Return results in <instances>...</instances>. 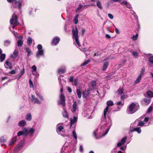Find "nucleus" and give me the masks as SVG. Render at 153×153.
<instances>
[{"label": "nucleus", "instance_id": "f257e3e1", "mask_svg": "<svg viewBox=\"0 0 153 153\" xmlns=\"http://www.w3.org/2000/svg\"><path fill=\"white\" fill-rule=\"evenodd\" d=\"M36 96L40 99V100L36 98L35 96L33 95H32L31 96V100L32 101L34 102L35 103L40 104L41 103V101L44 100L43 98L39 93L36 92Z\"/></svg>", "mask_w": 153, "mask_h": 153}, {"label": "nucleus", "instance_id": "f03ea898", "mask_svg": "<svg viewBox=\"0 0 153 153\" xmlns=\"http://www.w3.org/2000/svg\"><path fill=\"white\" fill-rule=\"evenodd\" d=\"M138 106L134 103H131L127 110V112L129 114H132L135 112L138 108Z\"/></svg>", "mask_w": 153, "mask_h": 153}, {"label": "nucleus", "instance_id": "7ed1b4c3", "mask_svg": "<svg viewBox=\"0 0 153 153\" xmlns=\"http://www.w3.org/2000/svg\"><path fill=\"white\" fill-rule=\"evenodd\" d=\"M72 33L74 37L75 38V41L77 45L80 46V44L78 39V31L77 27H76L75 29H73L72 30Z\"/></svg>", "mask_w": 153, "mask_h": 153}, {"label": "nucleus", "instance_id": "20e7f679", "mask_svg": "<svg viewBox=\"0 0 153 153\" xmlns=\"http://www.w3.org/2000/svg\"><path fill=\"white\" fill-rule=\"evenodd\" d=\"M107 106L106 108H105L104 110L103 116L104 120L106 118V114L108 112L109 109V106L113 105H114V103L112 101L109 100L107 102Z\"/></svg>", "mask_w": 153, "mask_h": 153}, {"label": "nucleus", "instance_id": "39448f33", "mask_svg": "<svg viewBox=\"0 0 153 153\" xmlns=\"http://www.w3.org/2000/svg\"><path fill=\"white\" fill-rule=\"evenodd\" d=\"M42 48V46L41 45L39 44L38 45V51L36 53V56L37 57H39L40 56H42L44 55V51Z\"/></svg>", "mask_w": 153, "mask_h": 153}, {"label": "nucleus", "instance_id": "423d86ee", "mask_svg": "<svg viewBox=\"0 0 153 153\" xmlns=\"http://www.w3.org/2000/svg\"><path fill=\"white\" fill-rule=\"evenodd\" d=\"M10 23L11 25L13 24L19 25V23L17 21V16L14 13L12 17L10 19Z\"/></svg>", "mask_w": 153, "mask_h": 153}, {"label": "nucleus", "instance_id": "0eeeda50", "mask_svg": "<svg viewBox=\"0 0 153 153\" xmlns=\"http://www.w3.org/2000/svg\"><path fill=\"white\" fill-rule=\"evenodd\" d=\"M65 100L64 96L62 94L60 96V100L58 101V104L62 105L63 107L65 106Z\"/></svg>", "mask_w": 153, "mask_h": 153}, {"label": "nucleus", "instance_id": "6e6552de", "mask_svg": "<svg viewBox=\"0 0 153 153\" xmlns=\"http://www.w3.org/2000/svg\"><path fill=\"white\" fill-rule=\"evenodd\" d=\"M123 88H120L118 90V94L120 96L121 99L122 100L125 98L124 94L123 92Z\"/></svg>", "mask_w": 153, "mask_h": 153}, {"label": "nucleus", "instance_id": "1a4fd4ad", "mask_svg": "<svg viewBox=\"0 0 153 153\" xmlns=\"http://www.w3.org/2000/svg\"><path fill=\"white\" fill-rule=\"evenodd\" d=\"M126 137H125L123 138L121 140L119 141L118 142L117 144L118 147L121 146L122 145H123L125 143L126 140Z\"/></svg>", "mask_w": 153, "mask_h": 153}, {"label": "nucleus", "instance_id": "9d476101", "mask_svg": "<svg viewBox=\"0 0 153 153\" xmlns=\"http://www.w3.org/2000/svg\"><path fill=\"white\" fill-rule=\"evenodd\" d=\"M59 38L58 37H56L53 39L52 43L54 45H56L59 43Z\"/></svg>", "mask_w": 153, "mask_h": 153}, {"label": "nucleus", "instance_id": "9b49d317", "mask_svg": "<svg viewBox=\"0 0 153 153\" xmlns=\"http://www.w3.org/2000/svg\"><path fill=\"white\" fill-rule=\"evenodd\" d=\"M26 124V122L25 120H22L19 122L18 123L19 126L23 127L25 126Z\"/></svg>", "mask_w": 153, "mask_h": 153}, {"label": "nucleus", "instance_id": "f8f14e48", "mask_svg": "<svg viewBox=\"0 0 153 153\" xmlns=\"http://www.w3.org/2000/svg\"><path fill=\"white\" fill-rule=\"evenodd\" d=\"M26 120L28 121L31 120L32 118V115L30 113H27L25 116Z\"/></svg>", "mask_w": 153, "mask_h": 153}, {"label": "nucleus", "instance_id": "ddd939ff", "mask_svg": "<svg viewBox=\"0 0 153 153\" xmlns=\"http://www.w3.org/2000/svg\"><path fill=\"white\" fill-rule=\"evenodd\" d=\"M14 4H15V7L16 8H20L21 4V3L20 1H17L15 0L14 1Z\"/></svg>", "mask_w": 153, "mask_h": 153}, {"label": "nucleus", "instance_id": "4468645a", "mask_svg": "<svg viewBox=\"0 0 153 153\" xmlns=\"http://www.w3.org/2000/svg\"><path fill=\"white\" fill-rule=\"evenodd\" d=\"M108 65V62H104L103 66V68L102 71H105L107 68Z\"/></svg>", "mask_w": 153, "mask_h": 153}, {"label": "nucleus", "instance_id": "2eb2a0df", "mask_svg": "<svg viewBox=\"0 0 153 153\" xmlns=\"http://www.w3.org/2000/svg\"><path fill=\"white\" fill-rule=\"evenodd\" d=\"M89 94L88 91L85 90L83 92L82 96L84 98H86L89 95Z\"/></svg>", "mask_w": 153, "mask_h": 153}, {"label": "nucleus", "instance_id": "dca6fc26", "mask_svg": "<svg viewBox=\"0 0 153 153\" xmlns=\"http://www.w3.org/2000/svg\"><path fill=\"white\" fill-rule=\"evenodd\" d=\"M77 120V118L75 117H74L73 119L72 118L71 119V127L72 126L73 124L76 122Z\"/></svg>", "mask_w": 153, "mask_h": 153}, {"label": "nucleus", "instance_id": "f3484780", "mask_svg": "<svg viewBox=\"0 0 153 153\" xmlns=\"http://www.w3.org/2000/svg\"><path fill=\"white\" fill-rule=\"evenodd\" d=\"M77 108V103L76 102H74L73 105V109L72 110V112H75Z\"/></svg>", "mask_w": 153, "mask_h": 153}, {"label": "nucleus", "instance_id": "a211bd4d", "mask_svg": "<svg viewBox=\"0 0 153 153\" xmlns=\"http://www.w3.org/2000/svg\"><path fill=\"white\" fill-rule=\"evenodd\" d=\"M65 71V67H62L58 69V72L59 73H64Z\"/></svg>", "mask_w": 153, "mask_h": 153}, {"label": "nucleus", "instance_id": "6ab92c4d", "mask_svg": "<svg viewBox=\"0 0 153 153\" xmlns=\"http://www.w3.org/2000/svg\"><path fill=\"white\" fill-rule=\"evenodd\" d=\"M23 135L25 136L27 135L29 133V130L27 128H24L23 131Z\"/></svg>", "mask_w": 153, "mask_h": 153}, {"label": "nucleus", "instance_id": "aec40b11", "mask_svg": "<svg viewBox=\"0 0 153 153\" xmlns=\"http://www.w3.org/2000/svg\"><path fill=\"white\" fill-rule=\"evenodd\" d=\"M16 138L14 137H13L11 141L9 143V145L10 146L11 145H12V144H13L14 143L16 142Z\"/></svg>", "mask_w": 153, "mask_h": 153}, {"label": "nucleus", "instance_id": "412c9836", "mask_svg": "<svg viewBox=\"0 0 153 153\" xmlns=\"http://www.w3.org/2000/svg\"><path fill=\"white\" fill-rule=\"evenodd\" d=\"M142 77V76L139 75L137 77V78L136 80L135 81V83L136 84L138 83L140 81Z\"/></svg>", "mask_w": 153, "mask_h": 153}, {"label": "nucleus", "instance_id": "4be33fe9", "mask_svg": "<svg viewBox=\"0 0 153 153\" xmlns=\"http://www.w3.org/2000/svg\"><path fill=\"white\" fill-rule=\"evenodd\" d=\"M23 43V41L22 40V38L19 40L17 42V46L18 47L22 46Z\"/></svg>", "mask_w": 153, "mask_h": 153}, {"label": "nucleus", "instance_id": "5701e85b", "mask_svg": "<svg viewBox=\"0 0 153 153\" xmlns=\"http://www.w3.org/2000/svg\"><path fill=\"white\" fill-rule=\"evenodd\" d=\"M25 49L27 53V55L28 56H29L32 54V52L28 48H26Z\"/></svg>", "mask_w": 153, "mask_h": 153}, {"label": "nucleus", "instance_id": "b1692460", "mask_svg": "<svg viewBox=\"0 0 153 153\" xmlns=\"http://www.w3.org/2000/svg\"><path fill=\"white\" fill-rule=\"evenodd\" d=\"M79 16V15L78 14V15H76L74 17V22L75 24H77V23H78V18Z\"/></svg>", "mask_w": 153, "mask_h": 153}, {"label": "nucleus", "instance_id": "393cba45", "mask_svg": "<svg viewBox=\"0 0 153 153\" xmlns=\"http://www.w3.org/2000/svg\"><path fill=\"white\" fill-rule=\"evenodd\" d=\"M18 51H17L15 50L13 52V54L11 55V56L13 58H16L18 56Z\"/></svg>", "mask_w": 153, "mask_h": 153}, {"label": "nucleus", "instance_id": "a878e982", "mask_svg": "<svg viewBox=\"0 0 153 153\" xmlns=\"http://www.w3.org/2000/svg\"><path fill=\"white\" fill-rule=\"evenodd\" d=\"M77 95L79 98H81L82 96V94L80 89H78L76 90Z\"/></svg>", "mask_w": 153, "mask_h": 153}, {"label": "nucleus", "instance_id": "bb28decb", "mask_svg": "<svg viewBox=\"0 0 153 153\" xmlns=\"http://www.w3.org/2000/svg\"><path fill=\"white\" fill-rule=\"evenodd\" d=\"M97 7L100 9H102V7L101 5V3L99 1H97Z\"/></svg>", "mask_w": 153, "mask_h": 153}, {"label": "nucleus", "instance_id": "cd10ccee", "mask_svg": "<svg viewBox=\"0 0 153 153\" xmlns=\"http://www.w3.org/2000/svg\"><path fill=\"white\" fill-rule=\"evenodd\" d=\"M5 57V55L4 54H2L0 56V61L1 62H2L4 60Z\"/></svg>", "mask_w": 153, "mask_h": 153}, {"label": "nucleus", "instance_id": "c85d7f7f", "mask_svg": "<svg viewBox=\"0 0 153 153\" xmlns=\"http://www.w3.org/2000/svg\"><path fill=\"white\" fill-rule=\"evenodd\" d=\"M147 94L148 96L150 97H152L153 96V92L150 91H147Z\"/></svg>", "mask_w": 153, "mask_h": 153}, {"label": "nucleus", "instance_id": "c756f323", "mask_svg": "<svg viewBox=\"0 0 153 153\" xmlns=\"http://www.w3.org/2000/svg\"><path fill=\"white\" fill-rule=\"evenodd\" d=\"M143 101L146 104H149L150 102V99L149 98L144 99L143 100Z\"/></svg>", "mask_w": 153, "mask_h": 153}, {"label": "nucleus", "instance_id": "7c9ffc66", "mask_svg": "<svg viewBox=\"0 0 153 153\" xmlns=\"http://www.w3.org/2000/svg\"><path fill=\"white\" fill-rule=\"evenodd\" d=\"M133 131H137L138 133H140L141 132V129L140 128L138 127L134 128Z\"/></svg>", "mask_w": 153, "mask_h": 153}, {"label": "nucleus", "instance_id": "2f4dec72", "mask_svg": "<svg viewBox=\"0 0 153 153\" xmlns=\"http://www.w3.org/2000/svg\"><path fill=\"white\" fill-rule=\"evenodd\" d=\"M82 7V6L81 4H79V7L76 8V11H80L81 10V9Z\"/></svg>", "mask_w": 153, "mask_h": 153}, {"label": "nucleus", "instance_id": "473e14b6", "mask_svg": "<svg viewBox=\"0 0 153 153\" xmlns=\"http://www.w3.org/2000/svg\"><path fill=\"white\" fill-rule=\"evenodd\" d=\"M110 124H109V128H108V129H107V131H106V132H105V133L103 134V136H104L108 132V131L109 130V128H110V127H111V126L112 125V123H111V120H110Z\"/></svg>", "mask_w": 153, "mask_h": 153}, {"label": "nucleus", "instance_id": "72a5a7b5", "mask_svg": "<svg viewBox=\"0 0 153 153\" xmlns=\"http://www.w3.org/2000/svg\"><path fill=\"white\" fill-rule=\"evenodd\" d=\"M72 83L73 85H74L75 86L78 83L77 79H74L73 82Z\"/></svg>", "mask_w": 153, "mask_h": 153}, {"label": "nucleus", "instance_id": "f704fd0d", "mask_svg": "<svg viewBox=\"0 0 153 153\" xmlns=\"http://www.w3.org/2000/svg\"><path fill=\"white\" fill-rule=\"evenodd\" d=\"M96 82L95 81H92L91 82V84L93 88H94V87L96 85Z\"/></svg>", "mask_w": 153, "mask_h": 153}, {"label": "nucleus", "instance_id": "c9c22d12", "mask_svg": "<svg viewBox=\"0 0 153 153\" xmlns=\"http://www.w3.org/2000/svg\"><path fill=\"white\" fill-rule=\"evenodd\" d=\"M145 71V69L144 68H142L140 71L139 75L142 76L144 75V73Z\"/></svg>", "mask_w": 153, "mask_h": 153}, {"label": "nucleus", "instance_id": "e433bc0d", "mask_svg": "<svg viewBox=\"0 0 153 153\" xmlns=\"http://www.w3.org/2000/svg\"><path fill=\"white\" fill-rule=\"evenodd\" d=\"M62 114L65 117L67 118L68 117V113L65 110L63 112Z\"/></svg>", "mask_w": 153, "mask_h": 153}, {"label": "nucleus", "instance_id": "4c0bfd02", "mask_svg": "<svg viewBox=\"0 0 153 153\" xmlns=\"http://www.w3.org/2000/svg\"><path fill=\"white\" fill-rule=\"evenodd\" d=\"M132 54L135 58H137L138 56V53L137 52L134 51L132 52Z\"/></svg>", "mask_w": 153, "mask_h": 153}, {"label": "nucleus", "instance_id": "58836bf2", "mask_svg": "<svg viewBox=\"0 0 153 153\" xmlns=\"http://www.w3.org/2000/svg\"><path fill=\"white\" fill-rule=\"evenodd\" d=\"M32 39L30 37H28L27 40V44H30L32 43Z\"/></svg>", "mask_w": 153, "mask_h": 153}, {"label": "nucleus", "instance_id": "ea45409f", "mask_svg": "<svg viewBox=\"0 0 153 153\" xmlns=\"http://www.w3.org/2000/svg\"><path fill=\"white\" fill-rule=\"evenodd\" d=\"M57 126L58 127V130L59 131H61V130L63 128V127L62 126H59V124H58L57 125Z\"/></svg>", "mask_w": 153, "mask_h": 153}, {"label": "nucleus", "instance_id": "a19ab883", "mask_svg": "<svg viewBox=\"0 0 153 153\" xmlns=\"http://www.w3.org/2000/svg\"><path fill=\"white\" fill-rule=\"evenodd\" d=\"M137 36H138L137 34L135 35H133L131 37V39L134 41H135L137 39Z\"/></svg>", "mask_w": 153, "mask_h": 153}, {"label": "nucleus", "instance_id": "79ce46f5", "mask_svg": "<svg viewBox=\"0 0 153 153\" xmlns=\"http://www.w3.org/2000/svg\"><path fill=\"white\" fill-rule=\"evenodd\" d=\"M35 131V130L32 128H30L29 130V133H30L31 134H32Z\"/></svg>", "mask_w": 153, "mask_h": 153}, {"label": "nucleus", "instance_id": "37998d69", "mask_svg": "<svg viewBox=\"0 0 153 153\" xmlns=\"http://www.w3.org/2000/svg\"><path fill=\"white\" fill-rule=\"evenodd\" d=\"M14 34L16 37H18V38L20 39H21L22 38V36H18V33H17V32H15L14 31Z\"/></svg>", "mask_w": 153, "mask_h": 153}, {"label": "nucleus", "instance_id": "c03bdc74", "mask_svg": "<svg viewBox=\"0 0 153 153\" xmlns=\"http://www.w3.org/2000/svg\"><path fill=\"white\" fill-rule=\"evenodd\" d=\"M5 141V139L3 137H1L0 138V142H4Z\"/></svg>", "mask_w": 153, "mask_h": 153}, {"label": "nucleus", "instance_id": "a18cd8bd", "mask_svg": "<svg viewBox=\"0 0 153 153\" xmlns=\"http://www.w3.org/2000/svg\"><path fill=\"white\" fill-rule=\"evenodd\" d=\"M6 64L7 65L10 67V69L12 68V66L11 63L10 62H9L8 61H7L6 62Z\"/></svg>", "mask_w": 153, "mask_h": 153}, {"label": "nucleus", "instance_id": "49530a36", "mask_svg": "<svg viewBox=\"0 0 153 153\" xmlns=\"http://www.w3.org/2000/svg\"><path fill=\"white\" fill-rule=\"evenodd\" d=\"M10 40H6L4 41V43L5 45H7L10 44Z\"/></svg>", "mask_w": 153, "mask_h": 153}, {"label": "nucleus", "instance_id": "de8ad7c7", "mask_svg": "<svg viewBox=\"0 0 153 153\" xmlns=\"http://www.w3.org/2000/svg\"><path fill=\"white\" fill-rule=\"evenodd\" d=\"M144 124V123L142 121H141L140 122H139V123L137 125V126H142Z\"/></svg>", "mask_w": 153, "mask_h": 153}, {"label": "nucleus", "instance_id": "09e8293b", "mask_svg": "<svg viewBox=\"0 0 153 153\" xmlns=\"http://www.w3.org/2000/svg\"><path fill=\"white\" fill-rule=\"evenodd\" d=\"M29 84L30 87H33V85L31 79L29 80Z\"/></svg>", "mask_w": 153, "mask_h": 153}, {"label": "nucleus", "instance_id": "8fccbe9b", "mask_svg": "<svg viewBox=\"0 0 153 153\" xmlns=\"http://www.w3.org/2000/svg\"><path fill=\"white\" fill-rule=\"evenodd\" d=\"M152 106H150L148 109L147 113H149L152 111Z\"/></svg>", "mask_w": 153, "mask_h": 153}, {"label": "nucleus", "instance_id": "3c124183", "mask_svg": "<svg viewBox=\"0 0 153 153\" xmlns=\"http://www.w3.org/2000/svg\"><path fill=\"white\" fill-rule=\"evenodd\" d=\"M89 62V60L86 61L85 62L82 64L81 65V66H83L85 65H86L87 64H88V63Z\"/></svg>", "mask_w": 153, "mask_h": 153}, {"label": "nucleus", "instance_id": "603ef678", "mask_svg": "<svg viewBox=\"0 0 153 153\" xmlns=\"http://www.w3.org/2000/svg\"><path fill=\"white\" fill-rule=\"evenodd\" d=\"M73 135L74 137L76 139H77V135L75 131H73Z\"/></svg>", "mask_w": 153, "mask_h": 153}, {"label": "nucleus", "instance_id": "864d4df0", "mask_svg": "<svg viewBox=\"0 0 153 153\" xmlns=\"http://www.w3.org/2000/svg\"><path fill=\"white\" fill-rule=\"evenodd\" d=\"M22 135H23V132L22 131H19L17 133V135L18 136H19Z\"/></svg>", "mask_w": 153, "mask_h": 153}, {"label": "nucleus", "instance_id": "5fc2aeb1", "mask_svg": "<svg viewBox=\"0 0 153 153\" xmlns=\"http://www.w3.org/2000/svg\"><path fill=\"white\" fill-rule=\"evenodd\" d=\"M108 16L110 19H113L114 17L112 14L109 13L108 14Z\"/></svg>", "mask_w": 153, "mask_h": 153}, {"label": "nucleus", "instance_id": "6e6d98bb", "mask_svg": "<svg viewBox=\"0 0 153 153\" xmlns=\"http://www.w3.org/2000/svg\"><path fill=\"white\" fill-rule=\"evenodd\" d=\"M16 69H15V70H13L12 71H10L9 73L12 74H14L16 73Z\"/></svg>", "mask_w": 153, "mask_h": 153}, {"label": "nucleus", "instance_id": "4d7b16f0", "mask_svg": "<svg viewBox=\"0 0 153 153\" xmlns=\"http://www.w3.org/2000/svg\"><path fill=\"white\" fill-rule=\"evenodd\" d=\"M106 126V125L105 124V123H104V125H103L102 124H101L100 126V128L101 129H102L103 128H105V126Z\"/></svg>", "mask_w": 153, "mask_h": 153}, {"label": "nucleus", "instance_id": "13d9d810", "mask_svg": "<svg viewBox=\"0 0 153 153\" xmlns=\"http://www.w3.org/2000/svg\"><path fill=\"white\" fill-rule=\"evenodd\" d=\"M74 79L73 77L72 76H71L69 79V80L71 82H73Z\"/></svg>", "mask_w": 153, "mask_h": 153}, {"label": "nucleus", "instance_id": "bf43d9fd", "mask_svg": "<svg viewBox=\"0 0 153 153\" xmlns=\"http://www.w3.org/2000/svg\"><path fill=\"white\" fill-rule=\"evenodd\" d=\"M149 61L150 62L153 63V56H152L149 58Z\"/></svg>", "mask_w": 153, "mask_h": 153}, {"label": "nucleus", "instance_id": "052dcab7", "mask_svg": "<svg viewBox=\"0 0 153 153\" xmlns=\"http://www.w3.org/2000/svg\"><path fill=\"white\" fill-rule=\"evenodd\" d=\"M85 32V29L83 28H82V31H81V35H83L84 34Z\"/></svg>", "mask_w": 153, "mask_h": 153}, {"label": "nucleus", "instance_id": "680f3d73", "mask_svg": "<svg viewBox=\"0 0 153 153\" xmlns=\"http://www.w3.org/2000/svg\"><path fill=\"white\" fill-rule=\"evenodd\" d=\"M126 7L129 8H131V4L129 3H128L127 4H126Z\"/></svg>", "mask_w": 153, "mask_h": 153}, {"label": "nucleus", "instance_id": "e2e57ef3", "mask_svg": "<svg viewBox=\"0 0 153 153\" xmlns=\"http://www.w3.org/2000/svg\"><path fill=\"white\" fill-rule=\"evenodd\" d=\"M31 68L33 69L34 71H36V68L35 66L33 65Z\"/></svg>", "mask_w": 153, "mask_h": 153}, {"label": "nucleus", "instance_id": "0e129e2a", "mask_svg": "<svg viewBox=\"0 0 153 153\" xmlns=\"http://www.w3.org/2000/svg\"><path fill=\"white\" fill-rule=\"evenodd\" d=\"M79 150L80 152H83V147H82V145L80 146Z\"/></svg>", "mask_w": 153, "mask_h": 153}, {"label": "nucleus", "instance_id": "69168bd1", "mask_svg": "<svg viewBox=\"0 0 153 153\" xmlns=\"http://www.w3.org/2000/svg\"><path fill=\"white\" fill-rule=\"evenodd\" d=\"M117 105H123V103H122V102L121 101H119L117 102Z\"/></svg>", "mask_w": 153, "mask_h": 153}, {"label": "nucleus", "instance_id": "338daca9", "mask_svg": "<svg viewBox=\"0 0 153 153\" xmlns=\"http://www.w3.org/2000/svg\"><path fill=\"white\" fill-rule=\"evenodd\" d=\"M128 2L126 1H123L121 2V4L123 5H126L127 4Z\"/></svg>", "mask_w": 153, "mask_h": 153}, {"label": "nucleus", "instance_id": "774afa93", "mask_svg": "<svg viewBox=\"0 0 153 153\" xmlns=\"http://www.w3.org/2000/svg\"><path fill=\"white\" fill-rule=\"evenodd\" d=\"M25 72V69H23V70L21 72L20 75L22 76L24 74Z\"/></svg>", "mask_w": 153, "mask_h": 153}]
</instances>
